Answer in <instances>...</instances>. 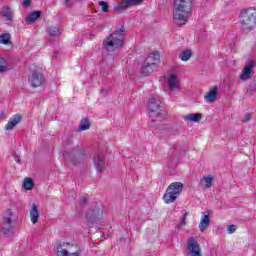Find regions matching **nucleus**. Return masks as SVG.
Masks as SVG:
<instances>
[{"label": "nucleus", "mask_w": 256, "mask_h": 256, "mask_svg": "<svg viewBox=\"0 0 256 256\" xmlns=\"http://www.w3.org/2000/svg\"><path fill=\"white\" fill-rule=\"evenodd\" d=\"M193 13V0H174L173 23L178 27L185 25Z\"/></svg>", "instance_id": "nucleus-1"}, {"label": "nucleus", "mask_w": 256, "mask_h": 256, "mask_svg": "<svg viewBox=\"0 0 256 256\" xmlns=\"http://www.w3.org/2000/svg\"><path fill=\"white\" fill-rule=\"evenodd\" d=\"M125 26L115 28L114 31L103 41L102 51L105 53H115L118 49H121L125 45Z\"/></svg>", "instance_id": "nucleus-2"}, {"label": "nucleus", "mask_w": 256, "mask_h": 256, "mask_svg": "<svg viewBox=\"0 0 256 256\" xmlns=\"http://www.w3.org/2000/svg\"><path fill=\"white\" fill-rule=\"evenodd\" d=\"M240 23L243 31H253L256 28V9H244L240 13Z\"/></svg>", "instance_id": "nucleus-3"}, {"label": "nucleus", "mask_w": 256, "mask_h": 256, "mask_svg": "<svg viewBox=\"0 0 256 256\" xmlns=\"http://www.w3.org/2000/svg\"><path fill=\"white\" fill-rule=\"evenodd\" d=\"M182 192H183L182 182L171 183L163 195V201L167 204L175 203V201H177V198L181 195Z\"/></svg>", "instance_id": "nucleus-4"}, {"label": "nucleus", "mask_w": 256, "mask_h": 256, "mask_svg": "<svg viewBox=\"0 0 256 256\" xmlns=\"http://www.w3.org/2000/svg\"><path fill=\"white\" fill-rule=\"evenodd\" d=\"M160 56L158 53H151L144 60L141 73L146 77L151 75L154 71H157V63H159Z\"/></svg>", "instance_id": "nucleus-5"}, {"label": "nucleus", "mask_w": 256, "mask_h": 256, "mask_svg": "<svg viewBox=\"0 0 256 256\" xmlns=\"http://www.w3.org/2000/svg\"><path fill=\"white\" fill-rule=\"evenodd\" d=\"M63 157L65 161H71L73 165H81V163H85L87 161V152H85V150L64 151Z\"/></svg>", "instance_id": "nucleus-6"}, {"label": "nucleus", "mask_w": 256, "mask_h": 256, "mask_svg": "<svg viewBox=\"0 0 256 256\" xmlns=\"http://www.w3.org/2000/svg\"><path fill=\"white\" fill-rule=\"evenodd\" d=\"M103 217V205L96 204L94 207L90 208L86 213V221L88 225H93L97 223L99 219Z\"/></svg>", "instance_id": "nucleus-7"}, {"label": "nucleus", "mask_w": 256, "mask_h": 256, "mask_svg": "<svg viewBox=\"0 0 256 256\" xmlns=\"http://www.w3.org/2000/svg\"><path fill=\"white\" fill-rule=\"evenodd\" d=\"M1 231L5 237H9V235L13 233V211H11V209H7L5 212L2 219Z\"/></svg>", "instance_id": "nucleus-8"}, {"label": "nucleus", "mask_w": 256, "mask_h": 256, "mask_svg": "<svg viewBox=\"0 0 256 256\" xmlns=\"http://www.w3.org/2000/svg\"><path fill=\"white\" fill-rule=\"evenodd\" d=\"M93 165L97 171V173H103L105 169H107V160H105V156L103 154L96 153L93 156Z\"/></svg>", "instance_id": "nucleus-9"}, {"label": "nucleus", "mask_w": 256, "mask_h": 256, "mask_svg": "<svg viewBox=\"0 0 256 256\" xmlns=\"http://www.w3.org/2000/svg\"><path fill=\"white\" fill-rule=\"evenodd\" d=\"M28 81L31 87H34V89H37V87H41V85L45 83V76L43 75V73L37 70H34L31 76L29 77Z\"/></svg>", "instance_id": "nucleus-10"}, {"label": "nucleus", "mask_w": 256, "mask_h": 256, "mask_svg": "<svg viewBox=\"0 0 256 256\" xmlns=\"http://www.w3.org/2000/svg\"><path fill=\"white\" fill-rule=\"evenodd\" d=\"M161 99L159 98V96H152L149 99L148 102V109L150 111V113H154V115L156 117H159V115H161V113H159V111H161Z\"/></svg>", "instance_id": "nucleus-11"}, {"label": "nucleus", "mask_w": 256, "mask_h": 256, "mask_svg": "<svg viewBox=\"0 0 256 256\" xmlns=\"http://www.w3.org/2000/svg\"><path fill=\"white\" fill-rule=\"evenodd\" d=\"M253 67H255V61L254 60H249L243 70L242 73L240 74V79L242 81H247V79H251V75H253V73H255L253 71Z\"/></svg>", "instance_id": "nucleus-12"}, {"label": "nucleus", "mask_w": 256, "mask_h": 256, "mask_svg": "<svg viewBox=\"0 0 256 256\" xmlns=\"http://www.w3.org/2000/svg\"><path fill=\"white\" fill-rule=\"evenodd\" d=\"M188 251L191 256H202L201 255V246H199V242L195 240V238H190L187 241Z\"/></svg>", "instance_id": "nucleus-13"}, {"label": "nucleus", "mask_w": 256, "mask_h": 256, "mask_svg": "<svg viewBox=\"0 0 256 256\" xmlns=\"http://www.w3.org/2000/svg\"><path fill=\"white\" fill-rule=\"evenodd\" d=\"M143 1L144 0H123L115 7V10L124 11V9H129V7H137V5H141Z\"/></svg>", "instance_id": "nucleus-14"}, {"label": "nucleus", "mask_w": 256, "mask_h": 256, "mask_svg": "<svg viewBox=\"0 0 256 256\" xmlns=\"http://www.w3.org/2000/svg\"><path fill=\"white\" fill-rule=\"evenodd\" d=\"M21 119L22 117L19 114H16L12 118H10V120L5 126L6 131H13V129H15V127H17V125L21 123Z\"/></svg>", "instance_id": "nucleus-15"}, {"label": "nucleus", "mask_w": 256, "mask_h": 256, "mask_svg": "<svg viewBox=\"0 0 256 256\" xmlns=\"http://www.w3.org/2000/svg\"><path fill=\"white\" fill-rule=\"evenodd\" d=\"M57 256H81V250L69 253L66 249H63L61 244H58L56 247Z\"/></svg>", "instance_id": "nucleus-16"}, {"label": "nucleus", "mask_w": 256, "mask_h": 256, "mask_svg": "<svg viewBox=\"0 0 256 256\" xmlns=\"http://www.w3.org/2000/svg\"><path fill=\"white\" fill-rule=\"evenodd\" d=\"M30 221L33 225L39 222V206L37 204H32L30 209Z\"/></svg>", "instance_id": "nucleus-17"}, {"label": "nucleus", "mask_w": 256, "mask_h": 256, "mask_svg": "<svg viewBox=\"0 0 256 256\" xmlns=\"http://www.w3.org/2000/svg\"><path fill=\"white\" fill-rule=\"evenodd\" d=\"M204 99L207 103H215V101H217V86H214L212 90L207 92Z\"/></svg>", "instance_id": "nucleus-18"}, {"label": "nucleus", "mask_w": 256, "mask_h": 256, "mask_svg": "<svg viewBox=\"0 0 256 256\" xmlns=\"http://www.w3.org/2000/svg\"><path fill=\"white\" fill-rule=\"evenodd\" d=\"M210 223H211V218L209 217V214L202 216L201 221L198 226L201 233H203L204 231L207 230V227H209Z\"/></svg>", "instance_id": "nucleus-19"}, {"label": "nucleus", "mask_w": 256, "mask_h": 256, "mask_svg": "<svg viewBox=\"0 0 256 256\" xmlns=\"http://www.w3.org/2000/svg\"><path fill=\"white\" fill-rule=\"evenodd\" d=\"M168 85L171 90L179 89V77L175 74L170 75L168 78Z\"/></svg>", "instance_id": "nucleus-20"}, {"label": "nucleus", "mask_w": 256, "mask_h": 256, "mask_svg": "<svg viewBox=\"0 0 256 256\" xmlns=\"http://www.w3.org/2000/svg\"><path fill=\"white\" fill-rule=\"evenodd\" d=\"M41 11H34L31 12L27 17H26V23L28 25H31V23H35L39 17H41Z\"/></svg>", "instance_id": "nucleus-21"}, {"label": "nucleus", "mask_w": 256, "mask_h": 256, "mask_svg": "<svg viewBox=\"0 0 256 256\" xmlns=\"http://www.w3.org/2000/svg\"><path fill=\"white\" fill-rule=\"evenodd\" d=\"M185 121H192L194 123H199L200 119H203V114L201 113H192L184 116Z\"/></svg>", "instance_id": "nucleus-22"}, {"label": "nucleus", "mask_w": 256, "mask_h": 256, "mask_svg": "<svg viewBox=\"0 0 256 256\" xmlns=\"http://www.w3.org/2000/svg\"><path fill=\"white\" fill-rule=\"evenodd\" d=\"M89 129H91V121L89 120V118H83L80 121L78 131H87Z\"/></svg>", "instance_id": "nucleus-23"}, {"label": "nucleus", "mask_w": 256, "mask_h": 256, "mask_svg": "<svg viewBox=\"0 0 256 256\" xmlns=\"http://www.w3.org/2000/svg\"><path fill=\"white\" fill-rule=\"evenodd\" d=\"M47 33L50 37H59L61 35V29L57 26H50L47 29Z\"/></svg>", "instance_id": "nucleus-24"}, {"label": "nucleus", "mask_w": 256, "mask_h": 256, "mask_svg": "<svg viewBox=\"0 0 256 256\" xmlns=\"http://www.w3.org/2000/svg\"><path fill=\"white\" fill-rule=\"evenodd\" d=\"M192 56L193 51L186 49L180 53L179 59H181V61H189V59H191Z\"/></svg>", "instance_id": "nucleus-25"}, {"label": "nucleus", "mask_w": 256, "mask_h": 256, "mask_svg": "<svg viewBox=\"0 0 256 256\" xmlns=\"http://www.w3.org/2000/svg\"><path fill=\"white\" fill-rule=\"evenodd\" d=\"M9 71V63L5 58L0 57V73H7Z\"/></svg>", "instance_id": "nucleus-26"}, {"label": "nucleus", "mask_w": 256, "mask_h": 256, "mask_svg": "<svg viewBox=\"0 0 256 256\" xmlns=\"http://www.w3.org/2000/svg\"><path fill=\"white\" fill-rule=\"evenodd\" d=\"M34 186H35V183L33 182V179L31 178L24 179L23 187L24 189H26V191H31V189H33Z\"/></svg>", "instance_id": "nucleus-27"}, {"label": "nucleus", "mask_w": 256, "mask_h": 256, "mask_svg": "<svg viewBox=\"0 0 256 256\" xmlns=\"http://www.w3.org/2000/svg\"><path fill=\"white\" fill-rule=\"evenodd\" d=\"M0 43L3 45H9L11 43V35L9 33H4L0 36Z\"/></svg>", "instance_id": "nucleus-28"}, {"label": "nucleus", "mask_w": 256, "mask_h": 256, "mask_svg": "<svg viewBox=\"0 0 256 256\" xmlns=\"http://www.w3.org/2000/svg\"><path fill=\"white\" fill-rule=\"evenodd\" d=\"M203 180L205 181V185L206 188L209 189L211 187H213V176L209 175V176H203Z\"/></svg>", "instance_id": "nucleus-29"}, {"label": "nucleus", "mask_w": 256, "mask_h": 256, "mask_svg": "<svg viewBox=\"0 0 256 256\" xmlns=\"http://www.w3.org/2000/svg\"><path fill=\"white\" fill-rule=\"evenodd\" d=\"M99 7H101L103 13H109V5L105 1L98 2Z\"/></svg>", "instance_id": "nucleus-30"}, {"label": "nucleus", "mask_w": 256, "mask_h": 256, "mask_svg": "<svg viewBox=\"0 0 256 256\" xmlns=\"http://www.w3.org/2000/svg\"><path fill=\"white\" fill-rule=\"evenodd\" d=\"M3 17H5V19L7 21H11V11L9 10V8H6L3 12H2Z\"/></svg>", "instance_id": "nucleus-31"}, {"label": "nucleus", "mask_w": 256, "mask_h": 256, "mask_svg": "<svg viewBox=\"0 0 256 256\" xmlns=\"http://www.w3.org/2000/svg\"><path fill=\"white\" fill-rule=\"evenodd\" d=\"M235 231H237V226L235 224H231L227 227V233H229V235L235 233Z\"/></svg>", "instance_id": "nucleus-32"}, {"label": "nucleus", "mask_w": 256, "mask_h": 256, "mask_svg": "<svg viewBox=\"0 0 256 256\" xmlns=\"http://www.w3.org/2000/svg\"><path fill=\"white\" fill-rule=\"evenodd\" d=\"M89 202V200L87 199V197L82 196L80 199V205L81 207H83L84 205H87V203Z\"/></svg>", "instance_id": "nucleus-33"}, {"label": "nucleus", "mask_w": 256, "mask_h": 256, "mask_svg": "<svg viewBox=\"0 0 256 256\" xmlns=\"http://www.w3.org/2000/svg\"><path fill=\"white\" fill-rule=\"evenodd\" d=\"M187 215H189V213L185 212L181 221H180L181 225H186L187 224V222H185V221H187Z\"/></svg>", "instance_id": "nucleus-34"}, {"label": "nucleus", "mask_w": 256, "mask_h": 256, "mask_svg": "<svg viewBox=\"0 0 256 256\" xmlns=\"http://www.w3.org/2000/svg\"><path fill=\"white\" fill-rule=\"evenodd\" d=\"M247 121H251V114H246L245 116H244V119H243V122L244 123H246Z\"/></svg>", "instance_id": "nucleus-35"}, {"label": "nucleus", "mask_w": 256, "mask_h": 256, "mask_svg": "<svg viewBox=\"0 0 256 256\" xmlns=\"http://www.w3.org/2000/svg\"><path fill=\"white\" fill-rule=\"evenodd\" d=\"M22 5L23 7H29V5H31V0H24Z\"/></svg>", "instance_id": "nucleus-36"}, {"label": "nucleus", "mask_w": 256, "mask_h": 256, "mask_svg": "<svg viewBox=\"0 0 256 256\" xmlns=\"http://www.w3.org/2000/svg\"><path fill=\"white\" fill-rule=\"evenodd\" d=\"M64 5H66V7H71V5H73V3H71V0H65Z\"/></svg>", "instance_id": "nucleus-37"}, {"label": "nucleus", "mask_w": 256, "mask_h": 256, "mask_svg": "<svg viewBox=\"0 0 256 256\" xmlns=\"http://www.w3.org/2000/svg\"><path fill=\"white\" fill-rule=\"evenodd\" d=\"M14 161H16V163H21V159L19 158V156H15Z\"/></svg>", "instance_id": "nucleus-38"}, {"label": "nucleus", "mask_w": 256, "mask_h": 256, "mask_svg": "<svg viewBox=\"0 0 256 256\" xmlns=\"http://www.w3.org/2000/svg\"><path fill=\"white\" fill-rule=\"evenodd\" d=\"M53 57H59V52H54Z\"/></svg>", "instance_id": "nucleus-39"}, {"label": "nucleus", "mask_w": 256, "mask_h": 256, "mask_svg": "<svg viewBox=\"0 0 256 256\" xmlns=\"http://www.w3.org/2000/svg\"><path fill=\"white\" fill-rule=\"evenodd\" d=\"M254 92L256 93V83L254 84Z\"/></svg>", "instance_id": "nucleus-40"}, {"label": "nucleus", "mask_w": 256, "mask_h": 256, "mask_svg": "<svg viewBox=\"0 0 256 256\" xmlns=\"http://www.w3.org/2000/svg\"><path fill=\"white\" fill-rule=\"evenodd\" d=\"M151 123H155V120H151V121H150V125H151Z\"/></svg>", "instance_id": "nucleus-41"}, {"label": "nucleus", "mask_w": 256, "mask_h": 256, "mask_svg": "<svg viewBox=\"0 0 256 256\" xmlns=\"http://www.w3.org/2000/svg\"><path fill=\"white\" fill-rule=\"evenodd\" d=\"M149 116H150V117H153V114H150Z\"/></svg>", "instance_id": "nucleus-42"}]
</instances>
